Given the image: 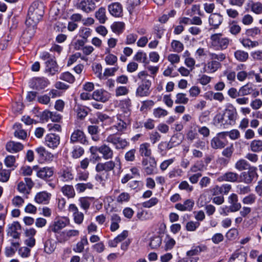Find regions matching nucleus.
<instances>
[{"label": "nucleus", "mask_w": 262, "mask_h": 262, "mask_svg": "<svg viewBox=\"0 0 262 262\" xmlns=\"http://www.w3.org/2000/svg\"><path fill=\"white\" fill-rule=\"evenodd\" d=\"M44 5L39 1L34 2L29 8L26 24L34 28L41 19L44 14Z\"/></svg>", "instance_id": "nucleus-1"}, {"label": "nucleus", "mask_w": 262, "mask_h": 262, "mask_svg": "<svg viewBox=\"0 0 262 262\" xmlns=\"http://www.w3.org/2000/svg\"><path fill=\"white\" fill-rule=\"evenodd\" d=\"M148 76L147 73L145 71H141L138 73V77L141 80L142 82L137 89L136 94L137 96L143 97L150 95L151 83L150 80L147 79Z\"/></svg>", "instance_id": "nucleus-2"}, {"label": "nucleus", "mask_w": 262, "mask_h": 262, "mask_svg": "<svg viewBox=\"0 0 262 262\" xmlns=\"http://www.w3.org/2000/svg\"><path fill=\"white\" fill-rule=\"evenodd\" d=\"M130 113L128 111H125L124 113L117 115V122L114 125L111 126L107 129L114 132V129H116V133L122 134L126 129L127 125L130 123Z\"/></svg>", "instance_id": "nucleus-3"}, {"label": "nucleus", "mask_w": 262, "mask_h": 262, "mask_svg": "<svg viewBox=\"0 0 262 262\" xmlns=\"http://www.w3.org/2000/svg\"><path fill=\"white\" fill-rule=\"evenodd\" d=\"M121 134L113 133L108 135L105 141L107 143L112 144L117 149H123L126 147L129 143L125 139L120 137Z\"/></svg>", "instance_id": "nucleus-4"}, {"label": "nucleus", "mask_w": 262, "mask_h": 262, "mask_svg": "<svg viewBox=\"0 0 262 262\" xmlns=\"http://www.w3.org/2000/svg\"><path fill=\"white\" fill-rule=\"evenodd\" d=\"M210 39L212 46L220 50L227 48L229 43V39L227 37H223L221 33L212 34Z\"/></svg>", "instance_id": "nucleus-5"}, {"label": "nucleus", "mask_w": 262, "mask_h": 262, "mask_svg": "<svg viewBox=\"0 0 262 262\" xmlns=\"http://www.w3.org/2000/svg\"><path fill=\"white\" fill-rule=\"evenodd\" d=\"M143 170L147 175H151L155 173L157 168V161L154 157L143 158L142 160Z\"/></svg>", "instance_id": "nucleus-6"}, {"label": "nucleus", "mask_w": 262, "mask_h": 262, "mask_svg": "<svg viewBox=\"0 0 262 262\" xmlns=\"http://www.w3.org/2000/svg\"><path fill=\"white\" fill-rule=\"evenodd\" d=\"M256 177H257L256 173V168L255 167H252V168L248 169V171L243 172L241 173V181L243 182L246 184H250Z\"/></svg>", "instance_id": "nucleus-7"}, {"label": "nucleus", "mask_w": 262, "mask_h": 262, "mask_svg": "<svg viewBox=\"0 0 262 262\" xmlns=\"http://www.w3.org/2000/svg\"><path fill=\"white\" fill-rule=\"evenodd\" d=\"M223 21V16L220 13H212L209 17L208 22L211 27L210 29H217Z\"/></svg>", "instance_id": "nucleus-8"}, {"label": "nucleus", "mask_w": 262, "mask_h": 262, "mask_svg": "<svg viewBox=\"0 0 262 262\" xmlns=\"http://www.w3.org/2000/svg\"><path fill=\"white\" fill-rule=\"evenodd\" d=\"M111 97V94L105 90L100 89L95 91L92 94V98L97 101L105 102Z\"/></svg>", "instance_id": "nucleus-9"}, {"label": "nucleus", "mask_w": 262, "mask_h": 262, "mask_svg": "<svg viewBox=\"0 0 262 262\" xmlns=\"http://www.w3.org/2000/svg\"><path fill=\"white\" fill-rule=\"evenodd\" d=\"M202 64L204 66L202 73H213L221 66L220 62L216 60H212L207 63H203Z\"/></svg>", "instance_id": "nucleus-10"}, {"label": "nucleus", "mask_w": 262, "mask_h": 262, "mask_svg": "<svg viewBox=\"0 0 262 262\" xmlns=\"http://www.w3.org/2000/svg\"><path fill=\"white\" fill-rule=\"evenodd\" d=\"M70 142L73 143L79 142L84 144L88 143L84 133L80 129L75 130L72 134L70 138Z\"/></svg>", "instance_id": "nucleus-11"}, {"label": "nucleus", "mask_w": 262, "mask_h": 262, "mask_svg": "<svg viewBox=\"0 0 262 262\" xmlns=\"http://www.w3.org/2000/svg\"><path fill=\"white\" fill-rule=\"evenodd\" d=\"M36 233V230L33 228L27 229L25 231V235L27 238L25 241V244L28 247H33L35 244V239L34 237Z\"/></svg>", "instance_id": "nucleus-12"}, {"label": "nucleus", "mask_w": 262, "mask_h": 262, "mask_svg": "<svg viewBox=\"0 0 262 262\" xmlns=\"http://www.w3.org/2000/svg\"><path fill=\"white\" fill-rule=\"evenodd\" d=\"M45 142L47 145L52 149L56 148L60 143V137L54 134H50L46 136Z\"/></svg>", "instance_id": "nucleus-13"}, {"label": "nucleus", "mask_w": 262, "mask_h": 262, "mask_svg": "<svg viewBox=\"0 0 262 262\" xmlns=\"http://www.w3.org/2000/svg\"><path fill=\"white\" fill-rule=\"evenodd\" d=\"M115 165V162L112 160L104 163H98L96 166V170L98 172H101L103 171L108 172L113 170Z\"/></svg>", "instance_id": "nucleus-14"}, {"label": "nucleus", "mask_w": 262, "mask_h": 262, "mask_svg": "<svg viewBox=\"0 0 262 262\" xmlns=\"http://www.w3.org/2000/svg\"><path fill=\"white\" fill-rule=\"evenodd\" d=\"M225 122L226 124L233 125L235 123L237 113L235 109H226L224 113Z\"/></svg>", "instance_id": "nucleus-15"}, {"label": "nucleus", "mask_w": 262, "mask_h": 262, "mask_svg": "<svg viewBox=\"0 0 262 262\" xmlns=\"http://www.w3.org/2000/svg\"><path fill=\"white\" fill-rule=\"evenodd\" d=\"M68 223L69 221L67 218L59 219L49 227V230L55 233L58 232L64 228Z\"/></svg>", "instance_id": "nucleus-16"}, {"label": "nucleus", "mask_w": 262, "mask_h": 262, "mask_svg": "<svg viewBox=\"0 0 262 262\" xmlns=\"http://www.w3.org/2000/svg\"><path fill=\"white\" fill-rule=\"evenodd\" d=\"M69 210L73 213L75 222L77 224H81L84 219L83 214L79 212L76 205L73 204L70 205Z\"/></svg>", "instance_id": "nucleus-17"}, {"label": "nucleus", "mask_w": 262, "mask_h": 262, "mask_svg": "<svg viewBox=\"0 0 262 262\" xmlns=\"http://www.w3.org/2000/svg\"><path fill=\"white\" fill-rule=\"evenodd\" d=\"M108 10L110 13L115 17H119L122 14V5L118 2L113 3L108 6Z\"/></svg>", "instance_id": "nucleus-18"}, {"label": "nucleus", "mask_w": 262, "mask_h": 262, "mask_svg": "<svg viewBox=\"0 0 262 262\" xmlns=\"http://www.w3.org/2000/svg\"><path fill=\"white\" fill-rule=\"evenodd\" d=\"M45 71L51 75H54L58 72V67L54 59H50L45 62Z\"/></svg>", "instance_id": "nucleus-19"}, {"label": "nucleus", "mask_w": 262, "mask_h": 262, "mask_svg": "<svg viewBox=\"0 0 262 262\" xmlns=\"http://www.w3.org/2000/svg\"><path fill=\"white\" fill-rule=\"evenodd\" d=\"M51 196V193L46 191H41L36 194L34 200L38 204H47L50 200Z\"/></svg>", "instance_id": "nucleus-20"}, {"label": "nucleus", "mask_w": 262, "mask_h": 262, "mask_svg": "<svg viewBox=\"0 0 262 262\" xmlns=\"http://www.w3.org/2000/svg\"><path fill=\"white\" fill-rule=\"evenodd\" d=\"M247 254L236 250L231 256L228 262H246Z\"/></svg>", "instance_id": "nucleus-21"}, {"label": "nucleus", "mask_w": 262, "mask_h": 262, "mask_svg": "<svg viewBox=\"0 0 262 262\" xmlns=\"http://www.w3.org/2000/svg\"><path fill=\"white\" fill-rule=\"evenodd\" d=\"M95 7V4L92 0L82 1L77 6L78 8L86 13L93 11Z\"/></svg>", "instance_id": "nucleus-22"}, {"label": "nucleus", "mask_w": 262, "mask_h": 262, "mask_svg": "<svg viewBox=\"0 0 262 262\" xmlns=\"http://www.w3.org/2000/svg\"><path fill=\"white\" fill-rule=\"evenodd\" d=\"M228 201L231 204L229 208L231 212L237 211L241 208V204L238 202V197L236 194H231L228 198Z\"/></svg>", "instance_id": "nucleus-23"}, {"label": "nucleus", "mask_w": 262, "mask_h": 262, "mask_svg": "<svg viewBox=\"0 0 262 262\" xmlns=\"http://www.w3.org/2000/svg\"><path fill=\"white\" fill-rule=\"evenodd\" d=\"M58 174L59 178L63 182H68L74 179L71 168H63L60 170Z\"/></svg>", "instance_id": "nucleus-24"}, {"label": "nucleus", "mask_w": 262, "mask_h": 262, "mask_svg": "<svg viewBox=\"0 0 262 262\" xmlns=\"http://www.w3.org/2000/svg\"><path fill=\"white\" fill-rule=\"evenodd\" d=\"M98 151L102 155V157L105 160L111 159L114 155L113 150L105 144L99 147Z\"/></svg>", "instance_id": "nucleus-25"}, {"label": "nucleus", "mask_w": 262, "mask_h": 262, "mask_svg": "<svg viewBox=\"0 0 262 262\" xmlns=\"http://www.w3.org/2000/svg\"><path fill=\"white\" fill-rule=\"evenodd\" d=\"M79 232L77 230H70L66 232H62L59 237H57L59 242L63 243L68 241L70 237L76 236L79 235Z\"/></svg>", "instance_id": "nucleus-26"}, {"label": "nucleus", "mask_w": 262, "mask_h": 262, "mask_svg": "<svg viewBox=\"0 0 262 262\" xmlns=\"http://www.w3.org/2000/svg\"><path fill=\"white\" fill-rule=\"evenodd\" d=\"M42 118L46 120L50 119L53 122H59L61 119V116L56 112L46 110L42 113Z\"/></svg>", "instance_id": "nucleus-27"}, {"label": "nucleus", "mask_w": 262, "mask_h": 262, "mask_svg": "<svg viewBox=\"0 0 262 262\" xmlns=\"http://www.w3.org/2000/svg\"><path fill=\"white\" fill-rule=\"evenodd\" d=\"M194 202L188 199L186 200L183 204L178 203L176 204L175 208L180 211H191L194 206Z\"/></svg>", "instance_id": "nucleus-28"}, {"label": "nucleus", "mask_w": 262, "mask_h": 262, "mask_svg": "<svg viewBox=\"0 0 262 262\" xmlns=\"http://www.w3.org/2000/svg\"><path fill=\"white\" fill-rule=\"evenodd\" d=\"M24 145L19 142L10 141L6 144V149L10 152H17L21 150Z\"/></svg>", "instance_id": "nucleus-29"}, {"label": "nucleus", "mask_w": 262, "mask_h": 262, "mask_svg": "<svg viewBox=\"0 0 262 262\" xmlns=\"http://www.w3.org/2000/svg\"><path fill=\"white\" fill-rule=\"evenodd\" d=\"M238 179L237 173L233 172H227L218 178L219 181H225L230 182H236Z\"/></svg>", "instance_id": "nucleus-30"}, {"label": "nucleus", "mask_w": 262, "mask_h": 262, "mask_svg": "<svg viewBox=\"0 0 262 262\" xmlns=\"http://www.w3.org/2000/svg\"><path fill=\"white\" fill-rule=\"evenodd\" d=\"M53 174V170L52 168L43 167L37 171V175L43 179H48Z\"/></svg>", "instance_id": "nucleus-31"}, {"label": "nucleus", "mask_w": 262, "mask_h": 262, "mask_svg": "<svg viewBox=\"0 0 262 262\" xmlns=\"http://www.w3.org/2000/svg\"><path fill=\"white\" fill-rule=\"evenodd\" d=\"M211 146L213 149H222L225 147L226 143L225 141L219 139V137H213L210 142Z\"/></svg>", "instance_id": "nucleus-32"}, {"label": "nucleus", "mask_w": 262, "mask_h": 262, "mask_svg": "<svg viewBox=\"0 0 262 262\" xmlns=\"http://www.w3.org/2000/svg\"><path fill=\"white\" fill-rule=\"evenodd\" d=\"M63 194L69 199L73 198L75 196V191L72 185H65L61 189Z\"/></svg>", "instance_id": "nucleus-33"}, {"label": "nucleus", "mask_w": 262, "mask_h": 262, "mask_svg": "<svg viewBox=\"0 0 262 262\" xmlns=\"http://www.w3.org/2000/svg\"><path fill=\"white\" fill-rule=\"evenodd\" d=\"M14 128L15 129L14 133L15 137L22 140H24L27 137V132L22 129L21 124H15L14 125Z\"/></svg>", "instance_id": "nucleus-34"}, {"label": "nucleus", "mask_w": 262, "mask_h": 262, "mask_svg": "<svg viewBox=\"0 0 262 262\" xmlns=\"http://www.w3.org/2000/svg\"><path fill=\"white\" fill-rule=\"evenodd\" d=\"M139 153L141 156L149 158L151 155V150L150 148V144L148 143H144L140 145Z\"/></svg>", "instance_id": "nucleus-35"}, {"label": "nucleus", "mask_w": 262, "mask_h": 262, "mask_svg": "<svg viewBox=\"0 0 262 262\" xmlns=\"http://www.w3.org/2000/svg\"><path fill=\"white\" fill-rule=\"evenodd\" d=\"M235 168L239 170H248L252 168L250 164L244 159H239L235 164Z\"/></svg>", "instance_id": "nucleus-36"}, {"label": "nucleus", "mask_w": 262, "mask_h": 262, "mask_svg": "<svg viewBox=\"0 0 262 262\" xmlns=\"http://www.w3.org/2000/svg\"><path fill=\"white\" fill-rule=\"evenodd\" d=\"M49 82L45 78H37L34 80V86L37 90H42L47 86Z\"/></svg>", "instance_id": "nucleus-37"}, {"label": "nucleus", "mask_w": 262, "mask_h": 262, "mask_svg": "<svg viewBox=\"0 0 262 262\" xmlns=\"http://www.w3.org/2000/svg\"><path fill=\"white\" fill-rule=\"evenodd\" d=\"M95 16L101 24H104L107 19L106 10L103 7L100 8L95 13Z\"/></svg>", "instance_id": "nucleus-38"}, {"label": "nucleus", "mask_w": 262, "mask_h": 262, "mask_svg": "<svg viewBox=\"0 0 262 262\" xmlns=\"http://www.w3.org/2000/svg\"><path fill=\"white\" fill-rule=\"evenodd\" d=\"M93 187L94 185L91 182L86 183H79L75 185L77 191L79 193L83 192L86 189L92 190L93 189Z\"/></svg>", "instance_id": "nucleus-39"}, {"label": "nucleus", "mask_w": 262, "mask_h": 262, "mask_svg": "<svg viewBox=\"0 0 262 262\" xmlns=\"http://www.w3.org/2000/svg\"><path fill=\"white\" fill-rule=\"evenodd\" d=\"M111 27L113 32L119 34L124 30L125 24L123 22H115L111 25Z\"/></svg>", "instance_id": "nucleus-40"}, {"label": "nucleus", "mask_w": 262, "mask_h": 262, "mask_svg": "<svg viewBox=\"0 0 262 262\" xmlns=\"http://www.w3.org/2000/svg\"><path fill=\"white\" fill-rule=\"evenodd\" d=\"M234 56L235 58L241 61H246L249 57L248 53L242 50H237L234 52Z\"/></svg>", "instance_id": "nucleus-41"}, {"label": "nucleus", "mask_w": 262, "mask_h": 262, "mask_svg": "<svg viewBox=\"0 0 262 262\" xmlns=\"http://www.w3.org/2000/svg\"><path fill=\"white\" fill-rule=\"evenodd\" d=\"M253 91V86L251 84H247L239 89V94L244 96L251 94Z\"/></svg>", "instance_id": "nucleus-42"}, {"label": "nucleus", "mask_w": 262, "mask_h": 262, "mask_svg": "<svg viewBox=\"0 0 262 262\" xmlns=\"http://www.w3.org/2000/svg\"><path fill=\"white\" fill-rule=\"evenodd\" d=\"M251 150L253 152H259L262 151V141L260 140H254L250 144Z\"/></svg>", "instance_id": "nucleus-43"}, {"label": "nucleus", "mask_w": 262, "mask_h": 262, "mask_svg": "<svg viewBox=\"0 0 262 262\" xmlns=\"http://www.w3.org/2000/svg\"><path fill=\"white\" fill-rule=\"evenodd\" d=\"M189 99L185 93H178L176 96L175 103L176 104H186L188 103Z\"/></svg>", "instance_id": "nucleus-44"}, {"label": "nucleus", "mask_w": 262, "mask_h": 262, "mask_svg": "<svg viewBox=\"0 0 262 262\" xmlns=\"http://www.w3.org/2000/svg\"><path fill=\"white\" fill-rule=\"evenodd\" d=\"M10 171L3 169V164L0 163V181L3 182H7L10 177Z\"/></svg>", "instance_id": "nucleus-45"}, {"label": "nucleus", "mask_w": 262, "mask_h": 262, "mask_svg": "<svg viewBox=\"0 0 262 262\" xmlns=\"http://www.w3.org/2000/svg\"><path fill=\"white\" fill-rule=\"evenodd\" d=\"M154 116L156 118L164 117L168 115V112L161 107H158L153 110Z\"/></svg>", "instance_id": "nucleus-46"}, {"label": "nucleus", "mask_w": 262, "mask_h": 262, "mask_svg": "<svg viewBox=\"0 0 262 262\" xmlns=\"http://www.w3.org/2000/svg\"><path fill=\"white\" fill-rule=\"evenodd\" d=\"M84 154V149L79 146H75L73 147L72 151V157L74 159L80 158Z\"/></svg>", "instance_id": "nucleus-47"}, {"label": "nucleus", "mask_w": 262, "mask_h": 262, "mask_svg": "<svg viewBox=\"0 0 262 262\" xmlns=\"http://www.w3.org/2000/svg\"><path fill=\"white\" fill-rule=\"evenodd\" d=\"M56 249V244L50 240H48L45 244V251L48 254L53 253Z\"/></svg>", "instance_id": "nucleus-48"}, {"label": "nucleus", "mask_w": 262, "mask_h": 262, "mask_svg": "<svg viewBox=\"0 0 262 262\" xmlns=\"http://www.w3.org/2000/svg\"><path fill=\"white\" fill-rule=\"evenodd\" d=\"M129 89L125 86H119L116 88L115 90V96L119 97L125 96L129 93Z\"/></svg>", "instance_id": "nucleus-49"}, {"label": "nucleus", "mask_w": 262, "mask_h": 262, "mask_svg": "<svg viewBox=\"0 0 262 262\" xmlns=\"http://www.w3.org/2000/svg\"><path fill=\"white\" fill-rule=\"evenodd\" d=\"M162 243V239L160 236H155L151 238L149 246L151 249H157Z\"/></svg>", "instance_id": "nucleus-50"}, {"label": "nucleus", "mask_w": 262, "mask_h": 262, "mask_svg": "<svg viewBox=\"0 0 262 262\" xmlns=\"http://www.w3.org/2000/svg\"><path fill=\"white\" fill-rule=\"evenodd\" d=\"M225 121V117L224 114H221V113L217 114L213 119L214 124L216 126H222V125H224L226 124Z\"/></svg>", "instance_id": "nucleus-51"}, {"label": "nucleus", "mask_w": 262, "mask_h": 262, "mask_svg": "<svg viewBox=\"0 0 262 262\" xmlns=\"http://www.w3.org/2000/svg\"><path fill=\"white\" fill-rule=\"evenodd\" d=\"M60 79L70 83H73L75 81L74 76L69 72L62 73L60 75Z\"/></svg>", "instance_id": "nucleus-52"}, {"label": "nucleus", "mask_w": 262, "mask_h": 262, "mask_svg": "<svg viewBox=\"0 0 262 262\" xmlns=\"http://www.w3.org/2000/svg\"><path fill=\"white\" fill-rule=\"evenodd\" d=\"M134 59L138 62L147 63L146 54L143 52H138L134 57Z\"/></svg>", "instance_id": "nucleus-53"}, {"label": "nucleus", "mask_w": 262, "mask_h": 262, "mask_svg": "<svg viewBox=\"0 0 262 262\" xmlns=\"http://www.w3.org/2000/svg\"><path fill=\"white\" fill-rule=\"evenodd\" d=\"M171 47L174 52L180 53L183 50L184 46L180 41L173 40L171 42Z\"/></svg>", "instance_id": "nucleus-54"}, {"label": "nucleus", "mask_w": 262, "mask_h": 262, "mask_svg": "<svg viewBox=\"0 0 262 262\" xmlns=\"http://www.w3.org/2000/svg\"><path fill=\"white\" fill-rule=\"evenodd\" d=\"M5 163L8 167H13L12 169L16 167L15 165V158L13 156H8L5 160Z\"/></svg>", "instance_id": "nucleus-55"}, {"label": "nucleus", "mask_w": 262, "mask_h": 262, "mask_svg": "<svg viewBox=\"0 0 262 262\" xmlns=\"http://www.w3.org/2000/svg\"><path fill=\"white\" fill-rule=\"evenodd\" d=\"M91 30L89 28L82 27L79 29V35L83 39L87 40L88 37L91 35Z\"/></svg>", "instance_id": "nucleus-56"}, {"label": "nucleus", "mask_w": 262, "mask_h": 262, "mask_svg": "<svg viewBox=\"0 0 262 262\" xmlns=\"http://www.w3.org/2000/svg\"><path fill=\"white\" fill-rule=\"evenodd\" d=\"M130 195L127 192H122L116 199V201L119 203H123V202H127L130 199Z\"/></svg>", "instance_id": "nucleus-57"}, {"label": "nucleus", "mask_w": 262, "mask_h": 262, "mask_svg": "<svg viewBox=\"0 0 262 262\" xmlns=\"http://www.w3.org/2000/svg\"><path fill=\"white\" fill-rule=\"evenodd\" d=\"M209 56L212 60H216L219 62L225 60L226 57V55L222 53L219 54L211 53L209 54Z\"/></svg>", "instance_id": "nucleus-58"}, {"label": "nucleus", "mask_w": 262, "mask_h": 262, "mask_svg": "<svg viewBox=\"0 0 262 262\" xmlns=\"http://www.w3.org/2000/svg\"><path fill=\"white\" fill-rule=\"evenodd\" d=\"M179 188L181 190H184L188 192H190L193 190V187L190 185L186 181H182L179 185Z\"/></svg>", "instance_id": "nucleus-59"}, {"label": "nucleus", "mask_w": 262, "mask_h": 262, "mask_svg": "<svg viewBox=\"0 0 262 262\" xmlns=\"http://www.w3.org/2000/svg\"><path fill=\"white\" fill-rule=\"evenodd\" d=\"M155 104L154 101L151 100H147L142 102V105L140 107V111L145 112L148 108H150Z\"/></svg>", "instance_id": "nucleus-60"}, {"label": "nucleus", "mask_w": 262, "mask_h": 262, "mask_svg": "<svg viewBox=\"0 0 262 262\" xmlns=\"http://www.w3.org/2000/svg\"><path fill=\"white\" fill-rule=\"evenodd\" d=\"M138 38V35L134 33H129L127 35L125 43L126 45H132L135 43Z\"/></svg>", "instance_id": "nucleus-61"}, {"label": "nucleus", "mask_w": 262, "mask_h": 262, "mask_svg": "<svg viewBox=\"0 0 262 262\" xmlns=\"http://www.w3.org/2000/svg\"><path fill=\"white\" fill-rule=\"evenodd\" d=\"M182 173L183 171L182 169L174 168L169 172L168 175L170 179H172L177 177H181Z\"/></svg>", "instance_id": "nucleus-62"}, {"label": "nucleus", "mask_w": 262, "mask_h": 262, "mask_svg": "<svg viewBox=\"0 0 262 262\" xmlns=\"http://www.w3.org/2000/svg\"><path fill=\"white\" fill-rule=\"evenodd\" d=\"M256 196L254 194H250L243 198L242 202L244 204H252L256 200Z\"/></svg>", "instance_id": "nucleus-63"}, {"label": "nucleus", "mask_w": 262, "mask_h": 262, "mask_svg": "<svg viewBox=\"0 0 262 262\" xmlns=\"http://www.w3.org/2000/svg\"><path fill=\"white\" fill-rule=\"evenodd\" d=\"M251 10L256 14L262 13V3L256 2L252 4L251 6Z\"/></svg>", "instance_id": "nucleus-64"}]
</instances>
